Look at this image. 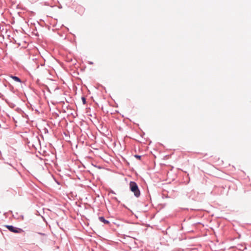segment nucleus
Listing matches in <instances>:
<instances>
[{"label":"nucleus","instance_id":"obj_1","mask_svg":"<svg viewBox=\"0 0 251 251\" xmlns=\"http://www.w3.org/2000/svg\"><path fill=\"white\" fill-rule=\"evenodd\" d=\"M130 190L134 193L135 196L139 197L140 195V192L139 190L137 184L133 181H131L129 183Z\"/></svg>","mask_w":251,"mask_h":251},{"label":"nucleus","instance_id":"obj_2","mask_svg":"<svg viewBox=\"0 0 251 251\" xmlns=\"http://www.w3.org/2000/svg\"><path fill=\"white\" fill-rule=\"evenodd\" d=\"M6 227L12 232L21 233L23 231L22 229L15 227L12 226H6Z\"/></svg>","mask_w":251,"mask_h":251},{"label":"nucleus","instance_id":"obj_3","mask_svg":"<svg viewBox=\"0 0 251 251\" xmlns=\"http://www.w3.org/2000/svg\"><path fill=\"white\" fill-rule=\"evenodd\" d=\"M100 221L104 224H108L109 223V222L106 220H105L103 217H100L99 218Z\"/></svg>","mask_w":251,"mask_h":251},{"label":"nucleus","instance_id":"obj_4","mask_svg":"<svg viewBox=\"0 0 251 251\" xmlns=\"http://www.w3.org/2000/svg\"><path fill=\"white\" fill-rule=\"evenodd\" d=\"M10 76L13 80H14L15 81H16L17 82H21V79L18 77H17V76H13V75H10Z\"/></svg>","mask_w":251,"mask_h":251},{"label":"nucleus","instance_id":"obj_5","mask_svg":"<svg viewBox=\"0 0 251 251\" xmlns=\"http://www.w3.org/2000/svg\"><path fill=\"white\" fill-rule=\"evenodd\" d=\"M135 156L136 158H137L138 159H140V158H141V156H140V155H136Z\"/></svg>","mask_w":251,"mask_h":251},{"label":"nucleus","instance_id":"obj_6","mask_svg":"<svg viewBox=\"0 0 251 251\" xmlns=\"http://www.w3.org/2000/svg\"><path fill=\"white\" fill-rule=\"evenodd\" d=\"M82 99L83 103H85V99L84 98H82Z\"/></svg>","mask_w":251,"mask_h":251}]
</instances>
